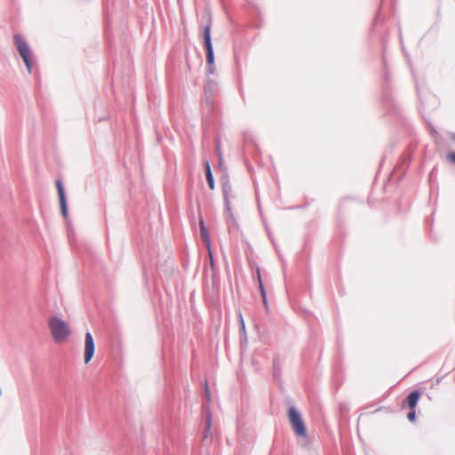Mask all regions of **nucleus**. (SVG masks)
I'll return each instance as SVG.
<instances>
[{
    "label": "nucleus",
    "mask_w": 455,
    "mask_h": 455,
    "mask_svg": "<svg viewBox=\"0 0 455 455\" xmlns=\"http://www.w3.org/2000/svg\"><path fill=\"white\" fill-rule=\"evenodd\" d=\"M212 442V428L205 427L204 432V435L202 438V443L204 444H210Z\"/></svg>",
    "instance_id": "11"
},
{
    "label": "nucleus",
    "mask_w": 455,
    "mask_h": 455,
    "mask_svg": "<svg viewBox=\"0 0 455 455\" xmlns=\"http://www.w3.org/2000/svg\"><path fill=\"white\" fill-rule=\"evenodd\" d=\"M205 176L211 190H213L215 188L213 176L212 173L211 166L208 161L205 162Z\"/></svg>",
    "instance_id": "10"
},
{
    "label": "nucleus",
    "mask_w": 455,
    "mask_h": 455,
    "mask_svg": "<svg viewBox=\"0 0 455 455\" xmlns=\"http://www.w3.org/2000/svg\"><path fill=\"white\" fill-rule=\"evenodd\" d=\"M223 191H224V196H225L227 206H228L229 197L231 196V195H230L231 188L228 184H224Z\"/></svg>",
    "instance_id": "12"
},
{
    "label": "nucleus",
    "mask_w": 455,
    "mask_h": 455,
    "mask_svg": "<svg viewBox=\"0 0 455 455\" xmlns=\"http://www.w3.org/2000/svg\"><path fill=\"white\" fill-rule=\"evenodd\" d=\"M448 158L449 160L455 164V152L449 154Z\"/></svg>",
    "instance_id": "16"
},
{
    "label": "nucleus",
    "mask_w": 455,
    "mask_h": 455,
    "mask_svg": "<svg viewBox=\"0 0 455 455\" xmlns=\"http://www.w3.org/2000/svg\"><path fill=\"white\" fill-rule=\"evenodd\" d=\"M199 225H200L201 237L208 249L210 257L212 258L210 235H209L208 229L206 228V227L204 225V221L203 219H200Z\"/></svg>",
    "instance_id": "7"
},
{
    "label": "nucleus",
    "mask_w": 455,
    "mask_h": 455,
    "mask_svg": "<svg viewBox=\"0 0 455 455\" xmlns=\"http://www.w3.org/2000/svg\"><path fill=\"white\" fill-rule=\"evenodd\" d=\"M56 187H57L58 195H59V198H60L61 212L64 216H67V214H68L67 201H66V196H65L64 188H63L61 180H58L56 181Z\"/></svg>",
    "instance_id": "6"
},
{
    "label": "nucleus",
    "mask_w": 455,
    "mask_h": 455,
    "mask_svg": "<svg viewBox=\"0 0 455 455\" xmlns=\"http://www.w3.org/2000/svg\"><path fill=\"white\" fill-rule=\"evenodd\" d=\"M212 413H208L206 416V427L212 428Z\"/></svg>",
    "instance_id": "13"
},
{
    "label": "nucleus",
    "mask_w": 455,
    "mask_h": 455,
    "mask_svg": "<svg viewBox=\"0 0 455 455\" xmlns=\"http://www.w3.org/2000/svg\"><path fill=\"white\" fill-rule=\"evenodd\" d=\"M216 150H217V153H218L220 164H221V162H222V155H221V151H220V145H217Z\"/></svg>",
    "instance_id": "14"
},
{
    "label": "nucleus",
    "mask_w": 455,
    "mask_h": 455,
    "mask_svg": "<svg viewBox=\"0 0 455 455\" xmlns=\"http://www.w3.org/2000/svg\"><path fill=\"white\" fill-rule=\"evenodd\" d=\"M452 139L455 140V135L452 136Z\"/></svg>",
    "instance_id": "18"
},
{
    "label": "nucleus",
    "mask_w": 455,
    "mask_h": 455,
    "mask_svg": "<svg viewBox=\"0 0 455 455\" xmlns=\"http://www.w3.org/2000/svg\"><path fill=\"white\" fill-rule=\"evenodd\" d=\"M204 47L206 50V61L209 65V72H214V54H213V46L212 44L211 38V26L207 25L204 29Z\"/></svg>",
    "instance_id": "3"
},
{
    "label": "nucleus",
    "mask_w": 455,
    "mask_h": 455,
    "mask_svg": "<svg viewBox=\"0 0 455 455\" xmlns=\"http://www.w3.org/2000/svg\"><path fill=\"white\" fill-rule=\"evenodd\" d=\"M48 324L51 334L57 343L64 342L71 334L68 323L57 316L51 317Z\"/></svg>",
    "instance_id": "1"
},
{
    "label": "nucleus",
    "mask_w": 455,
    "mask_h": 455,
    "mask_svg": "<svg viewBox=\"0 0 455 455\" xmlns=\"http://www.w3.org/2000/svg\"><path fill=\"white\" fill-rule=\"evenodd\" d=\"M419 393L418 391H412L406 398V400L403 403V405L407 403L410 409L413 410L419 399Z\"/></svg>",
    "instance_id": "8"
},
{
    "label": "nucleus",
    "mask_w": 455,
    "mask_h": 455,
    "mask_svg": "<svg viewBox=\"0 0 455 455\" xmlns=\"http://www.w3.org/2000/svg\"><path fill=\"white\" fill-rule=\"evenodd\" d=\"M415 417H416V413H415L414 410L408 414V419L411 421H414Z\"/></svg>",
    "instance_id": "15"
},
{
    "label": "nucleus",
    "mask_w": 455,
    "mask_h": 455,
    "mask_svg": "<svg viewBox=\"0 0 455 455\" xmlns=\"http://www.w3.org/2000/svg\"><path fill=\"white\" fill-rule=\"evenodd\" d=\"M205 393H206L207 397L209 398V387H208L207 384L205 385Z\"/></svg>",
    "instance_id": "17"
},
{
    "label": "nucleus",
    "mask_w": 455,
    "mask_h": 455,
    "mask_svg": "<svg viewBox=\"0 0 455 455\" xmlns=\"http://www.w3.org/2000/svg\"><path fill=\"white\" fill-rule=\"evenodd\" d=\"M15 45L23 59L28 72H31L32 59L30 54V49L28 45L24 42L23 38L20 35L14 36Z\"/></svg>",
    "instance_id": "4"
},
{
    "label": "nucleus",
    "mask_w": 455,
    "mask_h": 455,
    "mask_svg": "<svg viewBox=\"0 0 455 455\" xmlns=\"http://www.w3.org/2000/svg\"><path fill=\"white\" fill-rule=\"evenodd\" d=\"M257 278H258V282H259V288L260 291L262 300H263L265 308L267 310L268 309V302H267V293H266L264 285L261 281V275H260L259 269L257 270Z\"/></svg>",
    "instance_id": "9"
},
{
    "label": "nucleus",
    "mask_w": 455,
    "mask_h": 455,
    "mask_svg": "<svg viewBox=\"0 0 455 455\" xmlns=\"http://www.w3.org/2000/svg\"><path fill=\"white\" fill-rule=\"evenodd\" d=\"M290 423L295 434L301 437L307 436V429L305 424L300 417V414L293 407H291L288 411Z\"/></svg>",
    "instance_id": "2"
},
{
    "label": "nucleus",
    "mask_w": 455,
    "mask_h": 455,
    "mask_svg": "<svg viewBox=\"0 0 455 455\" xmlns=\"http://www.w3.org/2000/svg\"><path fill=\"white\" fill-rule=\"evenodd\" d=\"M95 353V343L92 335L90 332L85 333L84 337V360L86 364H88Z\"/></svg>",
    "instance_id": "5"
}]
</instances>
